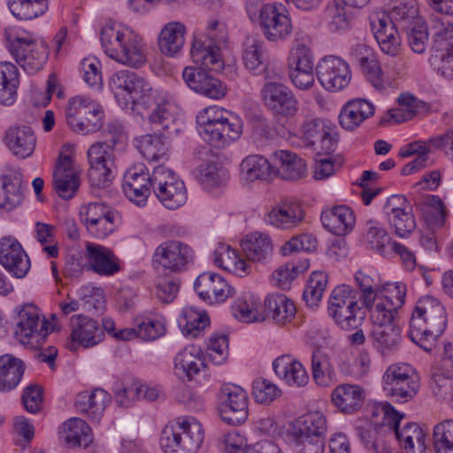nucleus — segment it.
I'll list each match as a JSON object with an SVG mask.
<instances>
[{"instance_id":"1","label":"nucleus","mask_w":453,"mask_h":453,"mask_svg":"<svg viewBox=\"0 0 453 453\" xmlns=\"http://www.w3.org/2000/svg\"><path fill=\"white\" fill-rule=\"evenodd\" d=\"M115 98L122 106L128 103L152 108L148 116V123L152 130H167L174 123V104L163 92L152 87L150 82L136 73L120 70L114 73L109 81Z\"/></svg>"},{"instance_id":"2","label":"nucleus","mask_w":453,"mask_h":453,"mask_svg":"<svg viewBox=\"0 0 453 453\" xmlns=\"http://www.w3.org/2000/svg\"><path fill=\"white\" fill-rule=\"evenodd\" d=\"M418 15L415 0H394L389 13L378 12L370 18V25L381 50L396 56L400 48L398 29L407 30Z\"/></svg>"},{"instance_id":"3","label":"nucleus","mask_w":453,"mask_h":453,"mask_svg":"<svg viewBox=\"0 0 453 453\" xmlns=\"http://www.w3.org/2000/svg\"><path fill=\"white\" fill-rule=\"evenodd\" d=\"M447 326V313L441 302L426 296L418 300L410 320L409 337L430 352Z\"/></svg>"},{"instance_id":"4","label":"nucleus","mask_w":453,"mask_h":453,"mask_svg":"<svg viewBox=\"0 0 453 453\" xmlns=\"http://www.w3.org/2000/svg\"><path fill=\"white\" fill-rule=\"evenodd\" d=\"M100 41L105 54L119 64L139 68L147 61L142 38L127 28L107 23L101 29Z\"/></svg>"},{"instance_id":"5","label":"nucleus","mask_w":453,"mask_h":453,"mask_svg":"<svg viewBox=\"0 0 453 453\" xmlns=\"http://www.w3.org/2000/svg\"><path fill=\"white\" fill-rule=\"evenodd\" d=\"M202 139L215 148H223L240 138L243 122L236 114L218 106H209L196 115Z\"/></svg>"},{"instance_id":"6","label":"nucleus","mask_w":453,"mask_h":453,"mask_svg":"<svg viewBox=\"0 0 453 453\" xmlns=\"http://www.w3.org/2000/svg\"><path fill=\"white\" fill-rule=\"evenodd\" d=\"M7 48L16 62L29 74L40 71L49 57V49L43 41L19 27H10L4 31Z\"/></svg>"},{"instance_id":"7","label":"nucleus","mask_w":453,"mask_h":453,"mask_svg":"<svg viewBox=\"0 0 453 453\" xmlns=\"http://www.w3.org/2000/svg\"><path fill=\"white\" fill-rule=\"evenodd\" d=\"M203 435V426L195 418H179L162 430L160 446L165 453H196Z\"/></svg>"},{"instance_id":"8","label":"nucleus","mask_w":453,"mask_h":453,"mask_svg":"<svg viewBox=\"0 0 453 453\" xmlns=\"http://www.w3.org/2000/svg\"><path fill=\"white\" fill-rule=\"evenodd\" d=\"M246 9L250 19L255 18L258 12V24L268 41H282L292 34L293 26L289 12L283 4L276 3L258 4L250 2Z\"/></svg>"},{"instance_id":"9","label":"nucleus","mask_w":453,"mask_h":453,"mask_svg":"<svg viewBox=\"0 0 453 453\" xmlns=\"http://www.w3.org/2000/svg\"><path fill=\"white\" fill-rule=\"evenodd\" d=\"M357 295V290L345 284L335 287L331 292L328 314L344 330L357 328L364 319Z\"/></svg>"},{"instance_id":"10","label":"nucleus","mask_w":453,"mask_h":453,"mask_svg":"<svg viewBox=\"0 0 453 453\" xmlns=\"http://www.w3.org/2000/svg\"><path fill=\"white\" fill-rule=\"evenodd\" d=\"M65 120L75 133L81 134L94 133L102 127L103 111L96 101L77 96L68 100Z\"/></svg>"},{"instance_id":"11","label":"nucleus","mask_w":453,"mask_h":453,"mask_svg":"<svg viewBox=\"0 0 453 453\" xmlns=\"http://www.w3.org/2000/svg\"><path fill=\"white\" fill-rule=\"evenodd\" d=\"M195 257V251L188 243L167 240L155 249L151 264L155 269L179 273L186 271L194 263Z\"/></svg>"},{"instance_id":"12","label":"nucleus","mask_w":453,"mask_h":453,"mask_svg":"<svg viewBox=\"0 0 453 453\" xmlns=\"http://www.w3.org/2000/svg\"><path fill=\"white\" fill-rule=\"evenodd\" d=\"M152 190L161 203L170 210L178 209L188 198L184 182L165 165H158L153 170Z\"/></svg>"},{"instance_id":"13","label":"nucleus","mask_w":453,"mask_h":453,"mask_svg":"<svg viewBox=\"0 0 453 453\" xmlns=\"http://www.w3.org/2000/svg\"><path fill=\"white\" fill-rule=\"evenodd\" d=\"M383 423L391 427L400 444L408 453H424L426 449V433L414 422H408L403 426V415L396 411L389 403L382 406Z\"/></svg>"},{"instance_id":"14","label":"nucleus","mask_w":453,"mask_h":453,"mask_svg":"<svg viewBox=\"0 0 453 453\" xmlns=\"http://www.w3.org/2000/svg\"><path fill=\"white\" fill-rule=\"evenodd\" d=\"M50 331L49 322L41 314L37 306L27 303L19 310L14 334L21 344L37 345Z\"/></svg>"},{"instance_id":"15","label":"nucleus","mask_w":453,"mask_h":453,"mask_svg":"<svg viewBox=\"0 0 453 453\" xmlns=\"http://www.w3.org/2000/svg\"><path fill=\"white\" fill-rule=\"evenodd\" d=\"M383 384L387 395L401 403L412 399L419 388L418 380L407 364H394L388 367L383 375Z\"/></svg>"},{"instance_id":"16","label":"nucleus","mask_w":453,"mask_h":453,"mask_svg":"<svg viewBox=\"0 0 453 453\" xmlns=\"http://www.w3.org/2000/svg\"><path fill=\"white\" fill-rule=\"evenodd\" d=\"M219 414L223 421L237 426L248 418V395L245 390L234 384L222 385L219 394Z\"/></svg>"},{"instance_id":"17","label":"nucleus","mask_w":453,"mask_h":453,"mask_svg":"<svg viewBox=\"0 0 453 453\" xmlns=\"http://www.w3.org/2000/svg\"><path fill=\"white\" fill-rule=\"evenodd\" d=\"M288 74L293 85L307 90L314 84V58L311 50L303 43L292 48L288 59Z\"/></svg>"},{"instance_id":"18","label":"nucleus","mask_w":453,"mask_h":453,"mask_svg":"<svg viewBox=\"0 0 453 453\" xmlns=\"http://www.w3.org/2000/svg\"><path fill=\"white\" fill-rule=\"evenodd\" d=\"M265 105L274 114L293 118L298 111V101L293 91L277 81H267L261 89Z\"/></svg>"},{"instance_id":"19","label":"nucleus","mask_w":453,"mask_h":453,"mask_svg":"<svg viewBox=\"0 0 453 453\" xmlns=\"http://www.w3.org/2000/svg\"><path fill=\"white\" fill-rule=\"evenodd\" d=\"M70 341L66 348L70 351H76L79 346L85 349L95 347L104 338V331L99 322L88 316L73 315L70 319Z\"/></svg>"},{"instance_id":"20","label":"nucleus","mask_w":453,"mask_h":453,"mask_svg":"<svg viewBox=\"0 0 453 453\" xmlns=\"http://www.w3.org/2000/svg\"><path fill=\"white\" fill-rule=\"evenodd\" d=\"M317 76L326 90L335 92L348 86L351 80V71L349 64L342 58L326 56L317 65Z\"/></svg>"},{"instance_id":"21","label":"nucleus","mask_w":453,"mask_h":453,"mask_svg":"<svg viewBox=\"0 0 453 453\" xmlns=\"http://www.w3.org/2000/svg\"><path fill=\"white\" fill-rule=\"evenodd\" d=\"M302 136L308 147L330 154L335 149L337 134L334 125L324 119H306L302 126Z\"/></svg>"},{"instance_id":"22","label":"nucleus","mask_w":453,"mask_h":453,"mask_svg":"<svg viewBox=\"0 0 453 453\" xmlns=\"http://www.w3.org/2000/svg\"><path fill=\"white\" fill-rule=\"evenodd\" d=\"M84 259L82 268L100 276H113L121 270L120 259L111 249L100 244L87 242Z\"/></svg>"},{"instance_id":"23","label":"nucleus","mask_w":453,"mask_h":453,"mask_svg":"<svg viewBox=\"0 0 453 453\" xmlns=\"http://www.w3.org/2000/svg\"><path fill=\"white\" fill-rule=\"evenodd\" d=\"M123 189L131 202L144 206L152 189V173L142 163L130 166L124 175Z\"/></svg>"},{"instance_id":"24","label":"nucleus","mask_w":453,"mask_h":453,"mask_svg":"<svg viewBox=\"0 0 453 453\" xmlns=\"http://www.w3.org/2000/svg\"><path fill=\"white\" fill-rule=\"evenodd\" d=\"M0 264L16 278L25 277L30 269V260L17 239L5 236L0 240Z\"/></svg>"},{"instance_id":"25","label":"nucleus","mask_w":453,"mask_h":453,"mask_svg":"<svg viewBox=\"0 0 453 453\" xmlns=\"http://www.w3.org/2000/svg\"><path fill=\"white\" fill-rule=\"evenodd\" d=\"M182 77L190 89L209 98L220 99L226 94V86L203 68L187 66L182 72Z\"/></svg>"},{"instance_id":"26","label":"nucleus","mask_w":453,"mask_h":453,"mask_svg":"<svg viewBox=\"0 0 453 453\" xmlns=\"http://www.w3.org/2000/svg\"><path fill=\"white\" fill-rule=\"evenodd\" d=\"M195 290L199 297L209 303H222L234 295V288L219 274L206 272L195 281Z\"/></svg>"},{"instance_id":"27","label":"nucleus","mask_w":453,"mask_h":453,"mask_svg":"<svg viewBox=\"0 0 453 453\" xmlns=\"http://www.w3.org/2000/svg\"><path fill=\"white\" fill-rule=\"evenodd\" d=\"M406 287L403 283H389L378 296V302L370 310L371 318L376 320L395 318L398 309L404 303Z\"/></svg>"},{"instance_id":"28","label":"nucleus","mask_w":453,"mask_h":453,"mask_svg":"<svg viewBox=\"0 0 453 453\" xmlns=\"http://www.w3.org/2000/svg\"><path fill=\"white\" fill-rule=\"evenodd\" d=\"M222 49L218 45L210 43L205 38L194 35L190 56L193 62L200 65L201 68L219 72L225 66Z\"/></svg>"},{"instance_id":"29","label":"nucleus","mask_w":453,"mask_h":453,"mask_svg":"<svg viewBox=\"0 0 453 453\" xmlns=\"http://www.w3.org/2000/svg\"><path fill=\"white\" fill-rule=\"evenodd\" d=\"M371 319L373 322L371 336L376 349L382 354L396 349L401 342V329L395 323V318L381 320Z\"/></svg>"},{"instance_id":"30","label":"nucleus","mask_w":453,"mask_h":453,"mask_svg":"<svg viewBox=\"0 0 453 453\" xmlns=\"http://www.w3.org/2000/svg\"><path fill=\"white\" fill-rule=\"evenodd\" d=\"M4 143L10 151L19 158L30 157L36 146V136L27 126H14L5 131Z\"/></svg>"},{"instance_id":"31","label":"nucleus","mask_w":453,"mask_h":453,"mask_svg":"<svg viewBox=\"0 0 453 453\" xmlns=\"http://www.w3.org/2000/svg\"><path fill=\"white\" fill-rule=\"evenodd\" d=\"M111 401V395L101 388L91 392L83 391L76 395L74 405L78 411L85 414L94 422H99L105 407Z\"/></svg>"},{"instance_id":"32","label":"nucleus","mask_w":453,"mask_h":453,"mask_svg":"<svg viewBox=\"0 0 453 453\" xmlns=\"http://www.w3.org/2000/svg\"><path fill=\"white\" fill-rule=\"evenodd\" d=\"M245 67L255 75H264L265 80H273L278 77L275 73H270L268 54L265 44L261 41L251 40L247 42L242 52Z\"/></svg>"},{"instance_id":"33","label":"nucleus","mask_w":453,"mask_h":453,"mask_svg":"<svg viewBox=\"0 0 453 453\" xmlns=\"http://www.w3.org/2000/svg\"><path fill=\"white\" fill-rule=\"evenodd\" d=\"M273 367L278 377L292 387H304L309 382V375L297 359L290 355H282L277 357Z\"/></svg>"},{"instance_id":"34","label":"nucleus","mask_w":453,"mask_h":453,"mask_svg":"<svg viewBox=\"0 0 453 453\" xmlns=\"http://www.w3.org/2000/svg\"><path fill=\"white\" fill-rule=\"evenodd\" d=\"M186 33V26L181 22L172 21L165 24L157 38L160 52L166 57L178 56L184 47Z\"/></svg>"},{"instance_id":"35","label":"nucleus","mask_w":453,"mask_h":453,"mask_svg":"<svg viewBox=\"0 0 453 453\" xmlns=\"http://www.w3.org/2000/svg\"><path fill=\"white\" fill-rule=\"evenodd\" d=\"M365 399V390L357 384H341L331 394L334 406L341 412L350 414L359 410Z\"/></svg>"},{"instance_id":"36","label":"nucleus","mask_w":453,"mask_h":453,"mask_svg":"<svg viewBox=\"0 0 453 453\" xmlns=\"http://www.w3.org/2000/svg\"><path fill=\"white\" fill-rule=\"evenodd\" d=\"M304 213L298 203H280L273 207L266 216V221L280 229H291L297 226L303 219Z\"/></svg>"},{"instance_id":"37","label":"nucleus","mask_w":453,"mask_h":453,"mask_svg":"<svg viewBox=\"0 0 453 453\" xmlns=\"http://www.w3.org/2000/svg\"><path fill=\"white\" fill-rule=\"evenodd\" d=\"M323 226L335 235H344L355 225L354 213L345 205H338L325 211L320 216Z\"/></svg>"},{"instance_id":"38","label":"nucleus","mask_w":453,"mask_h":453,"mask_svg":"<svg viewBox=\"0 0 453 453\" xmlns=\"http://www.w3.org/2000/svg\"><path fill=\"white\" fill-rule=\"evenodd\" d=\"M374 114V106L365 99L348 102L339 114V123L346 130L352 131Z\"/></svg>"},{"instance_id":"39","label":"nucleus","mask_w":453,"mask_h":453,"mask_svg":"<svg viewBox=\"0 0 453 453\" xmlns=\"http://www.w3.org/2000/svg\"><path fill=\"white\" fill-rule=\"evenodd\" d=\"M265 308L266 315L278 325L289 323L296 312L294 302L285 295L277 293L266 296Z\"/></svg>"},{"instance_id":"40","label":"nucleus","mask_w":453,"mask_h":453,"mask_svg":"<svg viewBox=\"0 0 453 453\" xmlns=\"http://www.w3.org/2000/svg\"><path fill=\"white\" fill-rule=\"evenodd\" d=\"M203 356L200 347L194 344L186 346L174 357L176 372L185 375L191 380L204 365Z\"/></svg>"},{"instance_id":"41","label":"nucleus","mask_w":453,"mask_h":453,"mask_svg":"<svg viewBox=\"0 0 453 453\" xmlns=\"http://www.w3.org/2000/svg\"><path fill=\"white\" fill-rule=\"evenodd\" d=\"M1 180L0 208L11 211L19 206L23 200L22 174L19 171H10L3 175Z\"/></svg>"},{"instance_id":"42","label":"nucleus","mask_w":453,"mask_h":453,"mask_svg":"<svg viewBox=\"0 0 453 453\" xmlns=\"http://www.w3.org/2000/svg\"><path fill=\"white\" fill-rule=\"evenodd\" d=\"M214 264L224 270L243 276L249 273V265L237 251L226 243H219L213 252Z\"/></svg>"},{"instance_id":"43","label":"nucleus","mask_w":453,"mask_h":453,"mask_svg":"<svg viewBox=\"0 0 453 453\" xmlns=\"http://www.w3.org/2000/svg\"><path fill=\"white\" fill-rule=\"evenodd\" d=\"M242 248L249 260L261 262L269 257L273 252V242L267 234L254 232L242 241Z\"/></svg>"},{"instance_id":"44","label":"nucleus","mask_w":453,"mask_h":453,"mask_svg":"<svg viewBox=\"0 0 453 453\" xmlns=\"http://www.w3.org/2000/svg\"><path fill=\"white\" fill-rule=\"evenodd\" d=\"M25 371L22 360L12 355L5 354L0 357V391L8 392L15 388Z\"/></svg>"},{"instance_id":"45","label":"nucleus","mask_w":453,"mask_h":453,"mask_svg":"<svg viewBox=\"0 0 453 453\" xmlns=\"http://www.w3.org/2000/svg\"><path fill=\"white\" fill-rule=\"evenodd\" d=\"M134 145L141 155L149 161H164L169 157V145L161 135H142L134 139Z\"/></svg>"},{"instance_id":"46","label":"nucleus","mask_w":453,"mask_h":453,"mask_svg":"<svg viewBox=\"0 0 453 453\" xmlns=\"http://www.w3.org/2000/svg\"><path fill=\"white\" fill-rule=\"evenodd\" d=\"M327 431L326 417L323 413L311 412L296 419L291 428V435L303 436V434L325 439Z\"/></svg>"},{"instance_id":"47","label":"nucleus","mask_w":453,"mask_h":453,"mask_svg":"<svg viewBox=\"0 0 453 453\" xmlns=\"http://www.w3.org/2000/svg\"><path fill=\"white\" fill-rule=\"evenodd\" d=\"M62 435L66 444L72 447L87 448L92 442V431L80 418H72L62 425Z\"/></svg>"},{"instance_id":"48","label":"nucleus","mask_w":453,"mask_h":453,"mask_svg":"<svg viewBox=\"0 0 453 453\" xmlns=\"http://www.w3.org/2000/svg\"><path fill=\"white\" fill-rule=\"evenodd\" d=\"M275 172L267 158L260 155H250L241 163V175L246 181L267 180Z\"/></svg>"},{"instance_id":"49","label":"nucleus","mask_w":453,"mask_h":453,"mask_svg":"<svg viewBox=\"0 0 453 453\" xmlns=\"http://www.w3.org/2000/svg\"><path fill=\"white\" fill-rule=\"evenodd\" d=\"M274 158L278 164V171L283 179L299 180L306 173L304 160L294 152L280 150L274 153Z\"/></svg>"},{"instance_id":"50","label":"nucleus","mask_w":453,"mask_h":453,"mask_svg":"<svg viewBox=\"0 0 453 453\" xmlns=\"http://www.w3.org/2000/svg\"><path fill=\"white\" fill-rule=\"evenodd\" d=\"M311 372L314 381L320 387H329L337 380L336 372L329 357L319 349L312 352Z\"/></svg>"},{"instance_id":"51","label":"nucleus","mask_w":453,"mask_h":453,"mask_svg":"<svg viewBox=\"0 0 453 453\" xmlns=\"http://www.w3.org/2000/svg\"><path fill=\"white\" fill-rule=\"evenodd\" d=\"M399 108L388 111L389 117L395 123H402L412 119L416 114L426 111L427 104L411 94H401L397 98Z\"/></svg>"},{"instance_id":"52","label":"nucleus","mask_w":453,"mask_h":453,"mask_svg":"<svg viewBox=\"0 0 453 453\" xmlns=\"http://www.w3.org/2000/svg\"><path fill=\"white\" fill-rule=\"evenodd\" d=\"M12 14L20 20H32L45 13L49 7L48 0H8Z\"/></svg>"},{"instance_id":"53","label":"nucleus","mask_w":453,"mask_h":453,"mask_svg":"<svg viewBox=\"0 0 453 453\" xmlns=\"http://www.w3.org/2000/svg\"><path fill=\"white\" fill-rule=\"evenodd\" d=\"M178 322L185 335L196 337L209 326L210 319L205 311L186 307L182 310Z\"/></svg>"},{"instance_id":"54","label":"nucleus","mask_w":453,"mask_h":453,"mask_svg":"<svg viewBox=\"0 0 453 453\" xmlns=\"http://www.w3.org/2000/svg\"><path fill=\"white\" fill-rule=\"evenodd\" d=\"M196 177L205 189H212L226 183L227 171L216 163H205L196 168Z\"/></svg>"},{"instance_id":"55","label":"nucleus","mask_w":453,"mask_h":453,"mask_svg":"<svg viewBox=\"0 0 453 453\" xmlns=\"http://www.w3.org/2000/svg\"><path fill=\"white\" fill-rule=\"evenodd\" d=\"M258 298L251 294H244L239 296L232 305L233 315L243 322H253L259 319Z\"/></svg>"},{"instance_id":"56","label":"nucleus","mask_w":453,"mask_h":453,"mask_svg":"<svg viewBox=\"0 0 453 453\" xmlns=\"http://www.w3.org/2000/svg\"><path fill=\"white\" fill-rule=\"evenodd\" d=\"M432 440L434 453H453V419L436 424Z\"/></svg>"},{"instance_id":"57","label":"nucleus","mask_w":453,"mask_h":453,"mask_svg":"<svg viewBox=\"0 0 453 453\" xmlns=\"http://www.w3.org/2000/svg\"><path fill=\"white\" fill-rule=\"evenodd\" d=\"M327 275L323 272L311 274L303 293V298L308 306H317L320 302L327 285Z\"/></svg>"},{"instance_id":"58","label":"nucleus","mask_w":453,"mask_h":453,"mask_svg":"<svg viewBox=\"0 0 453 453\" xmlns=\"http://www.w3.org/2000/svg\"><path fill=\"white\" fill-rule=\"evenodd\" d=\"M324 19L329 31L334 33L347 30L349 20L344 4L334 0L329 3L324 10Z\"/></svg>"},{"instance_id":"59","label":"nucleus","mask_w":453,"mask_h":453,"mask_svg":"<svg viewBox=\"0 0 453 453\" xmlns=\"http://www.w3.org/2000/svg\"><path fill=\"white\" fill-rule=\"evenodd\" d=\"M355 280L361 290L360 299L363 305L371 310L379 296L378 283L373 278L361 271L356 273Z\"/></svg>"},{"instance_id":"60","label":"nucleus","mask_w":453,"mask_h":453,"mask_svg":"<svg viewBox=\"0 0 453 453\" xmlns=\"http://www.w3.org/2000/svg\"><path fill=\"white\" fill-rule=\"evenodd\" d=\"M453 51V26L451 24L441 25L434 35L430 57L441 56Z\"/></svg>"},{"instance_id":"61","label":"nucleus","mask_w":453,"mask_h":453,"mask_svg":"<svg viewBox=\"0 0 453 453\" xmlns=\"http://www.w3.org/2000/svg\"><path fill=\"white\" fill-rule=\"evenodd\" d=\"M82 308L89 312L102 311L104 307V295L102 288L83 286L78 290Z\"/></svg>"},{"instance_id":"62","label":"nucleus","mask_w":453,"mask_h":453,"mask_svg":"<svg viewBox=\"0 0 453 453\" xmlns=\"http://www.w3.org/2000/svg\"><path fill=\"white\" fill-rule=\"evenodd\" d=\"M118 215L114 211H110L104 217L96 219L88 226L86 229L88 233L96 239H104L111 234L117 228Z\"/></svg>"},{"instance_id":"63","label":"nucleus","mask_w":453,"mask_h":453,"mask_svg":"<svg viewBox=\"0 0 453 453\" xmlns=\"http://www.w3.org/2000/svg\"><path fill=\"white\" fill-rule=\"evenodd\" d=\"M390 226L394 228L396 235L406 237L416 228V221L412 214V209L407 208L406 211L399 214H394L387 218Z\"/></svg>"},{"instance_id":"64","label":"nucleus","mask_w":453,"mask_h":453,"mask_svg":"<svg viewBox=\"0 0 453 453\" xmlns=\"http://www.w3.org/2000/svg\"><path fill=\"white\" fill-rule=\"evenodd\" d=\"M280 389L272 381L259 378L253 381L252 395L260 403H270L280 395Z\"/></svg>"}]
</instances>
